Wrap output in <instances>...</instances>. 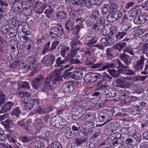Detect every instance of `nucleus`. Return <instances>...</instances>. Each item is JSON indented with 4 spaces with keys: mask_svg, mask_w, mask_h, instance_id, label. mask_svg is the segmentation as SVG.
<instances>
[{
    "mask_svg": "<svg viewBox=\"0 0 148 148\" xmlns=\"http://www.w3.org/2000/svg\"><path fill=\"white\" fill-rule=\"evenodd\" d=\"M62 78L61 76V71L59 69H56L51 74L49 75L45 79L43 86L41 90L42 92L45 91L47 89L51 86V82L55 84L57 81H61Z\"/></svg>",
    "mask_w": 148,
    "mask_h": 148,
    "instance_id": "obj_1",
    "label": "nucleus"
},
{
    "mask_svg": "<svg viewBox=\"0 0 148 148\" xmlns=\"http://www.w3.org/2000/svg\"><path fill=\"white\" fill-rule=\"evenodd\" d=\"M124 140L123 138L121 137V134L119 132H115L109 135L108 141L111 146L115 147L122 143Z\"/></svg>",
    "mask_w": 148,
    "mask_h": 148,
    "instance_id": "obj_2",
    "label": "nucleus"
},
{
    "mask_svg": "<svg viewBox=\"0 0 148 148\" xmlns=\"http://www.w3.org/2000/svg\"><path fill=\"white\" fill-rule=\"evenodd\" d=\"M56 59L55 56L52 54L46 55L43 58L42 62L47 66H51Z\"/></svg>",
    "mask_w": 148,
    "mask_h": 148,
    "instance_id": "obj_3",
    "label": "nucleus"
},
{
    "mask_svg": "<svg viewBox=\"0 0 148 148\" xmlns=\"http://www.w3.org/2000/svg\"><path fill=\"white\" fill-rule=\"evenodd\" d=\"M44 80V77L42 76L36 78L32 81L33 87L36 89H38L42 86Z\"/></svg>",
    "mask_w": 148,
    "mask_h": 148,
    "instance_id": "obj_4",
    "label": "nucleus"
},
{
    "mask_svg": "<svg viewBox=\"0 0 148 148\" xmlns=\"http://www.w3.org/2000/svg\"><path fill=\"white\" fill-rule=\"evenodd\" d=\"M18 125L21 127H23L27 131L31 132H32V128L31 125L27 120L23 119L18 121L17 123Z\"/></svg>",
    "mask_w": 148,
    "mask_h": 148,
    "instance_id": "obj_5",
    "label": "nucleus"
},
{
    "mask_svg": "<svg viewBox=\"0 0 148 148\" xmlns=\"http://www.w3.org/2000/svg\"><path fill=\"white\" fill-rule=\"evenodd\" d=\"M60 29L59 27H54L50 30L49 36L51 37L56 38L60 36Z\"/></svg>",
    "mask_w": 148,
    "mask_h": 148,
    "instance_id": "obj_6",
    "label": "nucleus"
},
{
    "mask_svg": "<svg viewBox=\"0 0 148 148\" xmlns=\"http://www.w3.org/2000/svg\"><path fill=\"white\" fill-rule=\"evenodd\" d=\"M24 99V101H23L25 103V109L27 110H31L33 108L35 104V100L31 99Z\"/></svg>",
    "mask_w": 148,
    "mask_h": 148,
    "instance_id": "obj_7",
    "label": "nucleus"
},
{
    "mask_svg": "<svg viewBox=\"0 0 148 148\" xmlns=\"http://www.w3.org/2000/svg\"><path fill=\"white\" fill-rule=\"evenodd\" d=\"M80 47L78 48H71V50L67 55L65 57L64 59L65 60H69L73 58L77 55V52L80 49Z\"/></svg>",
    "mask_w": 148,
    "mask_h": 148,
    "instance_id": "obj_8",
    "label": "nucleus"
},
{
    "mask_svg": "<svg viewBox=\"0 0 148 148\" xmlns=\"http://www.w3.org/2000/svg\"><path fill=\"white\" fill-rule=\"evenodd\" d=\"M24 45L25 46V48L26 49L28 55L32 54L34 51V45L31 41L25 42Z\"/></svg>",
    "mask_w": 148,
    "mask_h": 148,
    "instance_id": "obj_9",
    "label": "nucleus"
},
{
    "mask_svg": "<svg viewBox=\"0 0 148 148\" xmlns=\"http://www.w3.org/2000/svg\"><path fill=\"white\" fill-rule=\"evenodd\" d=\"M62 88L66 92L70 93L73 92L74 90L73 86L71 82L64 83L62 86Z\"/></svg>",
    "mask_w": 148,
    "mask_h": 148,
    "instance_id": "obj_10",
    "label": "nucleus"
},
{
    "mask_svg": "<svg viewBox=\"0 0 148 148\" xmlns=\"http://www.w3.org/2000/svg\"><path fill=\"white\" fill-rule=\"evenodd\" d=\"M142 6L141 5H136L132 8L130 10L132 12L131 16L133 17L141 14L142 11L139 8Z\"/></svg>",
    "mask_w": 148,
    "mask_h": 148,
    "instance_id": "obj_11",
    "label": "nucleus"
},
{
    "mask_svg": "<svg viewBox=\"0 0 148 148\" xmlns=\"http://www.w3.org/2000/svg\"><path fill=\"white\" fill-rule=\"evenodd\" d=\"M104 22L101 20H98L96 23L94 25L93 28L95 31H100L103 28Z\"/></svg>",
    "mask_w": 148,
    "mask_h": 148,
    "instance_id": "obj_12",
    "label": "nucleus"
},
{
    "mask_svg": "<svg viewBox=\"0 0 148 148\" xmlns=\"http://www.w3.org/2000/svg\"><path fill=\"white\" fill-rule=\"evenodd\" d=\"M102 89H104V91L103 92L102 94L104 97L107 98H110V94L111 92L110 91L111 90L112 88H108V86L107 85H103L102 84L100 86Z\"/></svg>",
    "mask_w": 148,
    "mask_h": 148,
    "instance_id": "obj_13",
    "label": "nucleus"
},
{
    "mask_svg": "<svg viewBox=\"0 0 148 148\" xmlns=\"http://www.w3.org/2000/svg\"><path fill=\"white\" fill-rule=\"evenodd\" d=\"M36 64V61L34 60L28 62L27 64L23 66V68L26 71H29L32 70Z\"/></svg>",
    "mask_w": 148,
    "mask_h": 148,
    "instance_id": "obj_14",
    "label": "nucleus"
},
{
    "mask_svg": "<svg viewBox=\"0 0 148 148\" xmlns=\"http://www.w3.org/2000/svg\"><path fill=\"white\" fill-rule=\"evenodd\" d=\"M74 25V20L73 19H69L66 23L65 27L66 29L69 31H74V28L73 27Z\"/></svg>",
    "mask_w": 148,
    "mask_h": 148,
    "instance_id": "obj_15",
    "label": "nucleus"
},
{
    "mask_svg": "<svg viewBox=\"0 0 148 148\" xmlns=\"http://www.w3.org/2000/svg\"><path fill=\"white\" fill-rule=\"evenodd\" d=\"M35 4L34 10L38 13L40 14L42 13L44 10L42 7V3L38 1H36Z\"/></svg>",
    "mask_w": 148,
    "mask_h": 148,
    "instance_id": "obj_16",
    "label": "nucleus"
},
{
    "mask_svg": "<svg viewBox=\"0 0 148 148\" xmlns=\"http://www.w3.org/2000/svg\"><path fill=\"white\" fill-rule=\"evenodd\" d=\"M145 58L143 56H140V59L137 61V64L135 66L137 71L142 69L144 64Z\"/></svg>",
    "mask_w": 148,
    "mask_h": 148,
    "instance_id": "obj_17",
    "label": "nucleus"
},
{
    "mask_svg": "<svg viewBox=\"0 0 148 148\" xmlns=\"http://www.w3.org/2000/svg\"><path fill=\"white\" fill-rule=\"evenodd\" d=\"M14 104L12 102H8L4 105L0 111V113H3L9 111L11 109Z\"/></svg>",
    "mask_w": 148,
    "mask_h": 148,
    "instance_id": "obj_18",
    "label": "nucleus"
},
{
    "mask_svg": "<svg viewBox=\"0 0 148 148\" xmlns=\"http://www.w3.org/2000/svg\"><path fill=\"white\" fill-rule=\"evenodd\" d=\"M36 139V137L33 136H23L21 137V141L23 143L28 142L32 140V142L33 143Z\"/></svg>",
    "mask_w": 148,
    "mask_h": 148,
    "instance_id": "obj_19",
    "label": "nucleus"
},
{
    "mask_svg": "<svg viewBox=\"0 0 148 148\" xmlns=\"http://www.w3.org/2000/svg\"><path fill=\"white\" fill-rule=\"evenodd\" d=\"M18 30L22 31L23 33L27 35H29L30 34L29 29L27 25H25L23 26V25L21 24L18 27Z\"/></svg>",
    "mask_w": 148,
    "mask_h": 148,
    "instance_id": "obj_20",
    "label": "nucleus"
},
{
    "mask_svg": "<svg viewBox=\"0 0 148 148\" xmlns=\"http://www.w3.org/2000/svg\"><path fill=\"white\" fill-rule=\"evenodd\" d=\"M72 109L73 111L78 113L79 114L82 115L84 112V110L80 105L78 104L76 106H72Z\"/></svg>",
    "mask_w": 148,
    "mask_h": 148,
    "instance_id": "obj_21",
    "label": "nucleus"
},
{
    "mask_svg": "<svg viewBox=\"0 0 148 148\" xmlns=\"http://www.w3.org/2000/svg\"><path fill=\"white\" fill-rule=\"evenodd\" d=\"M83 73V71L81 69H78L74 72V75L76 79L79 80H81L82 77V75Z\"/></svg>",
    "mask_w": 148,
    "mask_h": 148,
    "instance_id": "obj_22",
    "label": "nucleus"
},
{
    "mask_svg": "<svg viewBox=\"0 0 148 148\" xmlns=\"http://www.w3.org/2000/svg\"><path fill=\"white\" fill-rule=\"evenodd\" d=\"M117 64L118 65V66L117 67V68L119 69L118 70L121 74L123 72L126 71V70L129 68L128 66H125L122 64L121 62L119 60L117 62Z\"/></svg>",
    "mask_w": 148,
    "mask_h": 148,
    "instance_id": "obj_23",
    "label": "nucleus"
},
{
    "mask_svg": "<svg viewBox=\"0 0 148 148\" xmlns=\"http://www.w3.org/2000/svg\"><path fill=\"white\" fill-rule=\"evenodd\" d=\"M119 57L123 61L125 65H129L128 60L129 57L128 55L124 53H121L120 54Z\"/></svg>",
    "mask_w": 148,
    "mask_h": 148,
    "instance_id": "obj_24",
    "label": "nucleus"
},
{
    "mask_svg": "<svg viewBox=\"0 0 148 148\" xmlns=\"http://www.w3.org/2000/svg\"><path fill=\"white\" fill-rule=\"evenodd\" d=\"M142 107L140 106H134L131 111L132 113L134 115H136L139 114L141 112V109Z\"/></svg>",
    "mask_w": 148,
    "mask_h": 148,
    "instance_id": "obj_25",
    "label": "nucleus"
},
{
    "mask_svg": "<svg viewBox=\"0 0 148 148\" xmlns=\"http://www.w3.org/2000/svg\"><path fill=\"white\" fill-rule=\"evenodd\" d=\"M102 33L104 36H111L114 34L113 31H110V28L109 27H104L102 31Z\"/></svg>",
    "mask_w": 148,
    "mask_h": 148,
    "instance_id": "obj_26",
    "label": "nucleus"
},
{
    "mask_svg": "<svg viewBox=\"0 0 148 148\" xmlns=\"http://www.w3.org/2000/svg\"><path fill=\"white\" fill-rule=\"evenodd\" d=\"M19 92L20 95H23V96L22 97V99L23 101H24V99H30V97L31 95L29 92H23L22 91H19Z\"/></svg>",
    "mask_w": 148,
    "mask_h": 148,
    "instance_id": "obj_27",
    "label": "nucleus"
},
{
    "mask_svg": "<svg viewBox=\"0 0 148 148\" xmlns=\"http://www.w3.org/2000/svg\"><path fill=\"white\" fill-rule=\"evenodd\" d=\"M126 45L125 43H119L115 45L112 48L120 51L123 48L126 46Z\"/></svg>",
    "mask_w": 148,
    "mask_h": 148,
    "instance_id": "obj_28",
    "label": "nucleus"
},
{
    "mask_svg": "<svg viewBox=\"0 0 148 148\" xmlns=\"http://www.w3.org/2000/svg\"><path fill=\"white\" fill-rule=\"evenodd\" d=\"M108 71L110 75L114 78H116L119 77L120 73L119 70L117 71L114 69L108 70Z\"/></svg>",
    "mask_w": 148,
    "mask_h": 148,
    "instance_id": "obj_29",
    "label": "nucleus"
},
{
    "mask_svg": "<svg viewBox=\"0 0 148 148\" xmlns=\"http://www.w3.org/2000/svg\"><path fill=\"white\" fill-rule=\"evenodd\" d=\"M87 140V137L82 139L76 138L75 140V143L77 146H80L84 142H86Z\"/></svg>",
    "mask_w": 148,
    "mask_h": 148,
    "instance_id": "obj_30",
    "label": "nucleus"
},
{
    "mask_svg": "<svg viewBox=\"0 0 148 148\" xmlns=\"http://www.w3.org/2000/svg\"><path fill=\"white\" fill-rule=\"evenodd\" d=\"M109 12H111V11L113 12L116 11V10L119 8V5L114 3H112L109 5Z\"/></svg>",
    "mask_w": 148,
    "mask_h": 148,
    "instance_id": "obj_31",
    "label": "nucleus"
},
{
    "mask_svg": "<svg viewBox=\"0 0 148 148\" xmlns=\"http://www.w3.org/2000/svg\"><path fill=\"white\" fill-rule=\"evenodd\" d=\"M19 30L17 29H14L11 28L9 29L8 34L10 37H14L16 36L17 34V32Z\"/></svg>",
    "mask_w": 148,
    "mask_h": 148,
    "instance_id": "obj_32",
    "label": "nucleus"
},
{
    "mask_svg": "<svg viewBox=\"0 0 148 148\" xmlns=\"http://www.w3.org/2000/svg\"><path fill=\"white\" fill-rule=\"evenodd\" d=\"M103 115L104 116H105L106 122L114 114L113 111H110L108 110L105 111L104 112H103Z\"/></svg>",
    "mask_w": 148,
    "mask_h": 148,
    "instance_id": "obj_33",
    "label": "nucleus"
},
{
    "mask_svg": "<svg viewBox=\"0 0 148 148\" xmlns=\"http://www.w3.org/2000/svg\"><path fill=\"white\" fill-rule=\"evenodd\" d=\"M84 80L88 83L93 82L91 73L87 74L84 77Z\"/></svg>",
    "mask_w": 148,
    "mask_h": 148,
    "instance_id": "obj_34",
    "label": "nucleus"
},
{
    "mask_svg": "<svg viewBox=\"0 0 148 148\" xmlns=\"http://www.w3.org/2000/svg\"><path fill=\"white\" fill-rule=\"evenodd\" d=\"M137 50V48H134L132 49L130 47H127L125 48L123 50L124 52L128 53L132 55H134V50Z\"/></svg>",
    "mask_w": 148,
    "mask_h": 148,
    "instance_id": "obj_35",
    "label": "nucleus"
},
{
    "mask_svg": "<svg viewBox=\"0 0 148 148\" xmlns=\"http://www.w3.org/2000/svg\"><path fill=\"white\" fill-rule=\"evenodd\" d=\"M39 120V121L35 124L36 129L37 132H38L44 126L43 122L41 121L40 120Z\"/></svg>",
    "mask_w": 148,
    "mask_h": 148,
    "instance_id": "obj_36",
    "label": "nucleus"
},
{
    "mask_svg": "<svg viewBox=\"0 0 148 148\" xmlns=\"http://www.w3.org/2000/svg\"><path fill=\"white\" fill-rule=\"evenodd\" d=\"M82 118H83L84 121H86L91 122V121H93V120H95V116L93 115H82Z\"/></svg>",
    "mask_w": 148,
    "mask_h": 148,
    "instance_id": "obj_37",
    "label": "nucleus"
},
{
    "mask_svg": "<svg viewBox=\"0 0 148 148\" xmlns=\"http://www.w3.org/2000/svg\"><path fill=\"white\" fill-rule=\"evenodd\" d=\"M114 67V64L113 63H108L107 64L102 67L100 69H99L98 70L99 71H103L109 68H113Z\"/></svg>",
    "mask_w": 148,
    "mask_h": 148,
    "instance_id": "obj_38",
    "label": "nucleus"
},
{
    "mask_svg": "<svg viewBox=\"0 0 148 148\" xmlns=\"http://www.w3.org/2000/svg\"><path fill=\"white\" fill-rule=\"evenodd\" d=\"M93 82L101 78V75L97 73H91Z\"/></svg>",
    "mask_w": 148,
    "mask_h": 148,
    "instance_id": "obj_39",
    "label": "nucleus"
},
{
    "mask_svg": "<svg viewBox=\"0 0 148 148\" xmlns=\"http://www.w3.org/2000/svg\"><path fill=\"white\" fill-rule=\"evenodd\" d=\"M6 99V96L2 91H0V106L5 103Z\"/></svg>",
    "mask_w": 148,
    "mask_h": 148,
    "instance_id": "obj_40",
    "label": "nucleus"
},
{
    "mask_svg": "<svg viewBox=\"0 0 148 148\" xmlns=\"http://www.w3.org/2000/svg\"><path fill=\"white\" fill-rule=\"evenodd\" d=\"M21 12H23L24 14L27 16H29L32 14L30 9L27 7H24L21 10Z\"/></svg>",
    "mask_w": 148,
    "mask_h": 148,
    "instance_id": "obj_41",
    "label": "nucleus"
},
{
    "mask_svg": "<svg viewBox=\"0 0 148 148\" xmlns=\"http://www.w3.org/2000/svg\"><path fill=\"white\" fill-rule=\"evenodd\" d=\"M23 3L22 0H19L16 2H15L14 4L15 6V9L18 10L21 9L23 6Z\"/></svg>",
    "mask_w": 148,
    "mask_h": 148,
    "instance_id": "obj_42",
    "label": "nucleus"
},
{
    "mask_svg": "<svg viewBox=\"0 0 148 148\" xmlns=\"http://www.w3.org/2000/svg\"><path fill=\"white\" fill-rule=\"evenodd\" d=\"M66 13L62 11L58 12L56 14L57 16L60 19H65L66 18Z\"/></svg>",
    "mask_w": 148,
    "mask_h": 148,
    "instance_id": "obj_43",
    "label": "nucleus"
},
{
    "mask_svg": "<svg viewBox=\"0 0 148 148\" xmlns=\"http://www.w3.org/2000/svg\"><path fill=\"white\" fill-rule=\"evenodd\" d=\"M106 19L107 21L110 23H112L116 21L113 13L109 14L107 17Z\"/></svg>",
    "mask_w": 148,
    "mask_h": 148,
    "instance_id": "obj_44",
    "label": "nucleus"
},
{
    "mask_svg": "<svg viewBox=\"0 0 148 148\" xmlns=\"http://www.w3.org/2000/svg\"><path fill=\"white\" fill-rule=\"evenodd\" d=\"M70 48L69 47L65 46L62 48L61 50L60 54L61 56L63 57H64L65 56V53L68 51H69Z\"/></svg>",
    "mask_w": 148,
    "mask_h": 148,
    "instance_id": "obj_45",
    "label": "nucleus"
},
{
    "mask_svg": "<svg viewBox=\"0 0 148 148\" xmlns=\"http://www.w3.org/2000/svg\"><path fill=\"white\" fill-rule=\"evenodd\" d=\"M92 3H91L89 0H83L81 4V6H85L88 8H90L92 7Z\"/></svg>",
    "mask_w": 148,
    "mask_h": 148,
    "instance_id": "obj_46",
    "label": "nucleus"
},
{
    "mask_svg": "<svg viewBox=\"0 0 148 148\" xmlns=\"http://www.w3.org/2000/svg\"><path fill=\"white\" fill-rule=\"evenodd\" d=\"M68 60H65L64 58L63 60L61 57L58 58L56 61V64L59 66L64 63L65 61Z\"/></svg>",
    "mask_w": 148,
    "mask_h": 148,
    "instance_id": "obj_47",
    "label": "nucleus"
},
{
    "mask_svg": "<svg viewBox=\"0 0 148 148\" xmlns=\"http://www.w3.org/2000/svg\"><path fill=\"white\" fill-rule=\"evenodd\" d=\"M116 82L117 84H123L124 85V86L125 87H127V85H128L129 82H126L125 81L122 79H117L116 80Z\"/></svg>",
    "mask_w": 148,
    "mask_h": 148,
    "instance_id": "obj_48",
    "label": "nucleus"
},
{
    "mask_svg": "<svg viewBox=\"0 0 148 148\" xmlns=\"http://www.w3.org/2000/svg\"><path fill=\"white\" fill-rule=\"evenodd\" d=\"M53 12V10L49 8L45 10V13L47 17L50 18L52 15Z\"/></svg>",
    "mask_w": 148,
    "mask_h": 148,
    "instance_id": "obj_49",
    "label": "nucleus"
},
{
    "mask_svg": "<svg viewBox=\"0 0 148 148\" xmlns=\"http://www.w3.org/2000/svg\"><path fill=\"white\" fill-rule=\"evenodd\" d=\"M121 29L125 31H128L129 29L132 28L131 25L130 23H126L123 24Z\"/></svg>",
    "mask_w": 148,
    "mask_h": 148,
    "instance_id": "obj_50",
    "label": "nucleus"
},
{
    "mask_svg": "<svg viewBox=\"0 0 148 148\" xmlns=\"http://www.w3.org/2000/svg\"><path fill=\"white\" fill-rule=\"evenodd\" d=\"M113 14L115 18L116 21L120 18L122 15V13L119 11L113 12Z\"/></svg>",
    "mask_w": 148,
    "mask_h": 148,
    "instance_id": "obj_51",
    "label": "nucleus"
},
{
    "mask_svg": "<svg viewBox=\"0 0 148 148\" xmlns=\"http://www.w3.org/2000/svg\"><path fill=\"white\" fill-rule=\"evenodd\" d=\"M100 142L99 140H95L93 142L90 143L89 144V148H95L99 144Z\"/></svg>",
    "mask_w": 148,
    "mask_h": 148,
    "instance_id": "obj_52",
    "label": "nucleus"
},
{
    "mask_svg": "<svg viewBox=\"0 0 148 148\" xmlns=\"http://www.w3.org/2000/svg\"><path fill=\"white\" fill-rule=\"evenodd\" d=\"M1 123L5 126L10 127L13 124L12 121L9 119H7L5 121L2 122Z\"/></svg>",
    "mask_w": 148,
    "mask_h": 148,
    "instance_id": "obj_53",
    "label": "nucleus"
},
{
    "mask_svg": "<svg viewBox=\"0 0 148 148\" xmlns=\"http://www.w3.org/2000/svg\"><path fill=\"white\" fill-rule=\"evenodd\" d=\"M126 34V33L125 32H119L116 35V37L117 39H121Z\"/></svg>",
    "mask_w": 148,
    "mask_h": 148,
    "instance_id": "obj_54",
    "label": "nucleus"
},
{
    "mask_svg": "<svg viewBox=\"0 0 148 148\" xmlns=\"http://www.w3.org/2000/svg\"><path fill=\"white\" fill-rule=\"evenodd\" d=\"M106 39V43L105 45V46H110L112 44L113 41H112L111 36H107Z\"/></svg>",
    "mask_w": 148,
    "mask_h": 148,
    "instance_id": "obj_55",
    "label": "nucleus"
},
{
    "mask_svg": "<svg viewBox=\"0 0 148 148\" xmlns=\"http://www.w3.org/2000/svg\"><path fill=\"white\" fill-rule=\"evenodd\" d=\"M19 87L22 88H29V84L26 82H22L19 84Z\"/></svg>",
    "mask_w": 148,
    "mask_h": 148,
    "instance_id": "obj_56",
    "label": "nucleus"
},
{
    "mask_svg": "<svg viewBox=\"0 0 148 148\" xmlns=\"http://www.w3.org/2000/svg\"><path fill=\"white\" fill-rule=\"evenodd\" d=\"M20 112L21 111L18 108H17L16 109L13 110L12 112V114L15 115L16 117H18L19 116V115Z\"/></svg>",
    "mask_w": 148,
    "mask_h": 148,
    "instance_id": "obj_57",
    "label": "nucleus"
},
{
    "mask_svg": "<svg viewBox=\"0 0 148 148\" xmlns=\"http://www.w3.org/2000/svg\"><path fill=\"white\" fill-rule=\"evenodd\" d=\"M81 43L78 40H74L71 42V48H77L76 46L81 44Z\"/></svg>",
    "mask_w": 148,
    "mask_h": 148,
    "instance_id": "obj_58",
    "label": "nucleus"
},
{
    "mask_svg": "<svg viewBox=\"0 0 148 148\" xmlns=\"http://www.w3.org/2000/svg\"><path fill=\"white\" fill-rule=\"evenodd\" d=\"M51 148H62V146L59 142H55L51 144Z\"/></svg>",
    "mask_w": 148,
    "mask_h": 148,
    "instance_id": "obj_59",
    "label": "nucleus"
},
{
    "mask_svg": "<svg viewBox=\"0 0 148 148\" xmlns=\"http://www.w3.org/2000/svg\"><path fill=\"white\" fill-rule=\"evenodd\" d=\"M103 114V112L101 111H100L98 114L99 119L101 122H103L105 121H106V119L105 118V116H104Z\"/></svg>",
    "mask_w": 148,
    "mask_h": 148,
    "instance_id": "obj_60",
    "label": "nucleus"
},
{
    "mask_svg": "<svg viewBox=\"0 0 148 148\" xmlns=\"http://www.w3.org/2000/svg\"><path fill=\"white\" fill-rule=\"evenodd\" d=\"M108 8H109V5H106L103 6L102 8V14L103 15L106 14L109 11Z\"/></svg>",
    "mask_w": 148,
    "mask_h": 148,
    "instance_id": "obj_61",
    "label": "nucleus"
},
{
    "mask_svg": "<svg viewBox=\"0 0 148 148\" xmlns=\"http://www.w3.org/2000/svg\"><path fill=\"white\" fill-rule=\"evenodd\" d=\"M121 131L122 132H123V134L125 133L126 134H128L129 133H132V130H131V128H123L121 129Z\"/></svg>",
    "mask_w": 148,
    "mask_h": 148,
    "instance_id": "obj_62",
    "label": "nucleus"
},
{
    "mask_svg": "<svg viewBox=\"0 0 148 148\" xmlns=\"http://www.w3.org/2000/svg\"><path fill=\"white\" fill-rule=\"evenodd\" d=\"M142 52L144 55L143 56H146L148 57V53H147L148 51V47L146 45L143 46L142 47Z\"/></svg>",
    "mask_w": 148,
    "mask_h": 148,
    "instance_id": "obj_63",
    "label": "nucleus"
},
{
    "mask_svg": "<svg viewBox=\"0 0 148 148\" xmlns=\"http://www.w3.org/2000/svg\"><path fill=\"white\" fill-rule=\"evenodd\" d=\"M95 20L90 16V18L88 19L86 21L87 25L88 27L90 26L92 23L95 22Z\"/></svg>",
    "mask_w": 148,
    "mask_h": 148,
    "instance_id": "obj_64",
    "label": "nucleus"
}]
</instances>
